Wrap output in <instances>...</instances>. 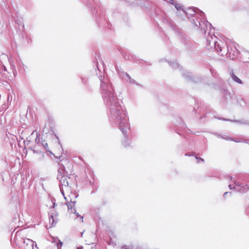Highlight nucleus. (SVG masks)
Instances as JSON below:
<instances>
[{"label": "nucleus", "instance_id": "1", "mask_svg": "<svg viewBox=\"0 0 249 249\" xmlns=\"http://www.w3.org/2000/svg\"><path fill=\"white\" fill-rule=\"evenodd\" d=\"M100 80L101 92L107 107L109 120L111 123H119L121 130L124 132L128 127L127 112L118 101L108 78L101 76Z\"/></svg>", "mask_w": 249, "mask_h": 249}, {"label": "nucleus", "instance_id": "2", "mask_svg": "<svg viewBox=\"0 0 249 249\" xmlns=\"http://www.w3.org/2000/svg\"><path fill=\"white\" fill-rule=\"evenodd\" d=\"M60 181V191L64 197L65 199L67 201V205L68 206V211L70 213H74L78 217L80 218L81 222L83 221V217L79 214L78 213H76L75 209V204L76 203V198L77 196L74 194H71V195L66 197L64 195V189L65 190H68L69 181L70 179V178H68L67 175L63 176L61 177L60 178H58Z\"/></svg>", "mask_w": 249, "mask_h": 249}, {"label": "nucleus", "instance_id": "3", "mask_svg": "<svg viewBox=\"0 0 249 249\" xmlns=\"http://www.w3.org/2000/svg\"><path fill=\"white\" fill-rule=\"evenodd\" d=\"M235 185L232 187V185L230 184L229 187L230 189H234L235 191L240 193H246L249 190V185L246 184L244 185L242 183L234 181Z\"/></svg>", "mask_w": 249, "mask_h": 249}, {"label": "nucleus", "instance_id": "4", "mask_svg": "<svg viewBox=\"0 0 249 249\" xmlns=\"http://www.w3.org/2000/svg\"><path fill=\"white\" fill-rule=\"evenodd\" d=\"M227 54L228 56L230 57L231 59H234L238 56L239 51L234 47L233 49L231 48L229 49V47L227 46Z\"/></svg>", "mask_w": 249, "mask_h": 249}, {"label": "nucleus", "instance_id": "5", "mask_svg": "<svg viewBox=\"0 0 249 249\" xmlns=\"http://www.w3.org/2000/svg\"><path fill=\"white\" fill-rule=\"evenodd\" d=\"M183 76L189 81H193L194 82H197L199 81V79L198 77H193L192 74L191 72L187 71H184L182 72Z\"/></svg>", "mask_w": 249, "mask_h": 249}, {"label": "nucleus", "instance_id": "6", "mask_svg": "<svg viewBox=\"0 0 249 249\" xmlns=\"http://www.w3.org/2000/svg\"><path fill=\"white\" fill-rule=\"evenodd\" d=\"M221 43L223 44L220 41H214L213 42H212V44L214 45V49L217 52L221 53V55H223L224 53H225L226 51H225L223 52V53H222L223 50L225 49V48L224 47L221 46Z\"/></svg>", "mask_w": 249, "mask_h": 249}, {"label": "nucleus", "instance_id": "7", "mask_svg": "<svg viewBox=\"0 0 249 249\" xmlns=\"http://www.w3.org/2000/svg\"><path fill=\"white\" fill-rule=\"evenodd\" d=\"M198 24H199V25L198 24H196V23H195V24L196 26H197V27L199 26L201 30H204L205 32H206L205 28H207L208 26H209L210 29L211 27H212V24L211 23H209L208 21H206V20L202 21L201 20V22L198 21Z\"/></svg>", "mask_w": 249, "mask_h": 249}, {"label": "nucleus", "instance_id": "8", "mask_svg": "<svg viewBox=\"0 0 249 249\" xmlns=\"http://www.w3.org/2000/svg\"><path fill=\"white\" fill-rule=\"evenodd\" d=\"M128 120V118H127V121ZM114 124H118L119 125V127H120V125H119V123H113ZM127 124L128 125V127L127 129H125L124 130V132H123L120 129V128H119L120 130L122 132V133L124 134V136L125 137V139H126L123 143V144H124V145L126 147L127 146V145H129L128 144V140L127 139V137H128V136H126V132H127V130L128 129H129V124H128V122H127Z\"/></svg>", "mask_w": 249, "mask_h": 249}, {"label": "nucleus", "instance_id": "9", "mask_svg": "<svg viewBox=\"0 0 249 249\" xmlns=\"http://www.w3.org/2000/svg\"><path fill=\"white\" fill-rule=\"evenodd\" d=\"M68 174V173L65 171L64 166L62 165L60 168L58 170L57 179L60 178L62 176L67 175Z\"/></svg>", "mask_w": 249, "mask_h": 249}, {"label": "nucleus", "instance_id": "10", "mask_svg": "<svg viewBox=\"0 0 249 249\" xmlns=\"http://www.w3.org/2000/svg\"><path fill=\"white\" fill-rule=\"evenodd\" d=\"M119 74L123 77V78H124V77H126L127 78V81L132 84H136V81L132 79L129 75H128L127 73L122 71L120 72L118 71Z\"/></svg>", "mask_w": 249, "mask_h": 249}, {"label": "nucleus", "instance_id": "11", "mask_svg": "<svg viewBox=\"0 0 249 249\" xmlns=\"http://www.w3.org/2000/svg\"><path fill=\"white\" fill-rule=\"evenodd\" d=\"M230 75L231 77L232 78V80L234 81L235 82L241 84L242 83V81L241 79H240L238 77H237L233 73V71L231 70L230 72Z\"/></svg>", "mask_w": 249, "mask_h": 249}, {"label": "nucleus", "instance_id": "12", "mask_svg": "<svg viewBox=\"0 0 249 249\" xmlns=\"http://www.w3.org/2000/svg\"><path fill=\"white\" fill-rule=\"evenodd\" d=\"M49 222L51 224L52 227L55 226V225L56 224L57 221H56V220L54 218L53 215L49 216Z\"/></svg>", "mask_w": 249, "mask_h": 249}, {"label": "nucleus", "instance_id": "13", "mask_svg": "<svg viewBox=\"0 0 249 249\" xmlns=\"http://www.w3.org/2000/svg\"><path fill=\"white\" fill-rule=\"evenodd\" d=\"M186 14L187 15H189L191 16L194 15L195 13H196V11L194 9L190 8L188 9L187 12H185Z\"/></svg>", "mask_w": 249, "mask_h": 249}, {"label": "nucleus", "instance_id": "14", "mask_svg": "<svg viewBox=\"0 0 249 249\" xmlns=\"http://www.w3.org/2000/svg\"><path fill=\"white\" fill-rule=\"evenodd\" d=\"M5 123V117L2 115L0 116V126H3Z\"/></svg>", "mask_w": 249, "mask_h": 249}, {"label": "nucleus", "instance_id": "15", "mask_svg": "<svg viewBox=\"0 0 249 249\" xmlns=\"http://www.w3.org/2000/svg\"><path fill=\"white\" fill-rule=\"evenodd\" d=\"M35 132H36V138L35 139V142L36 143H38V142H39V139L38 138V136H39V135L38 134V133L36 131V130L34 131L32 134H31V136H33Z\"/></svg>", "mask_w": 249, "mask_h": 249}, {"label": "nucleus", "instance_id": "16", "mask_svg": "<svg viewBox=\"0 0 249 249\" xmlns=\"http://www.w3.org/2000/svg\"><path fill=\"white\" fill-rule=\"evenodd\" d=\"M169 64L174 69H176L179 67V64L177 62H169Z\"/></svg>", "mask_w": 249, "mask_h": 249}, {"label": "nucleus", "instance_id": "17", "mask_svg": "<svg viewBox=\"0 0 249 249\" xmlns=\"http://www.w3.org/2000/svg\"><path fill=\"white\" fill-rule=\"evenodd\" d=\"M42 145L44 147V148L47 151L50 152L51 153H52L51 151L48 150V143L45 141L42 142Z\"/></svg>", "mask_w": 249, "mask_h": 249}, {"label": "nucleus", "instance_id": "18", "mask_svg": "<svg viewBox=\"0 0 249 249\" xmlns=\"http://www.w3.org/2000/svg\"><path fill=\"white\" fill-rule=\"evenodd\" d=\"M121 249H133L131 245H124L121 247Z\"/></svg>", "mask_w": 249, "mask_h": 249}, {"label": "nucleus", "instance_id": "19", "mask_svg": "<svg viewBox=\"0 0 249 249\" xmlns=\"http://www.w3.org/2000/svg\"><path fill=\"white\" fill-rule=\"evenodd\" d=\"M221 138H223V139H224L225 140H227L233 141H234L235 142H241V141H240L238 139H231L230 138H225V137H221Z\"/></svg>", "mask_w": 249, "mask_h": 249}, {"label": "nucleus", "instance_id": "20", "mask_svg": "<svg viewBox=\"0 0 249 249\" xmlns=\"http://www.w3.org/2000/svg\"><path fill=\"white\" fill-rule=\"evenodd\" d=\"M11 68L12 70L14 76H15L17 74V71H16V67L15 65H11Z\"/></svg>", "mask_w": 249, "mask_h": 249}, {"label": "nucleus", "instance_id": "21", "mask_svg": "<svg viewBox=\"0 0 249 249\" xmlns=\"http://www.w3.org/2000/svg\"><path fill=\"white\" fill-rule=\"evenodd\" d=\"M26 240H27V241H29V242H31V243H32V242H33V243H32V245H33V249H38V248L37 247V245H36H36H35V246H34V242H33V241L32 240H31V239H26Z\"/></svg>", "mask_w": 249, "mask_h": 249}, {"label": "nucleus", "instance_id": "22", "mask_svg": "<svg viewBox=\"0 0 249 249\" xmlns=\"http://www.w3.org/2000/svg\"><path fill=\"white\" fill-rule=\"evenodd\" d=\"M23 231V230L18 231L16 233V238L18 239V236L21 234L22 232Z\"/></svg>", "mask_w": 249, "mask_h": 249}, {"label": "nucleus", "instance_id": "23", "mask_svg": "<svg viewBox=\"0 0 249 249\" xmlns=\"http://www.w3.org/2000/svg\"><path fill=\"white\" fill-rule=\"evenodd\" d=\"M51 215H53V216H54V218H55V220H56V221H57V216H58V213H57L56 212L53 213H52V214H51Z\"/></svg>", "mask_w": 249, "mask_h": 249}, {"label": "nucleus", "instance_id": "24", "mask_svg": "<svg viewBox=\"0 0 249 249\" xmlns=\"http://www.w3.org/2000/svg\"><path fill=\"white\" fill-rule=\"evenodd\" d=\"M173 5H174L175 7V8L177 9V10H179L181 8L180 6H179V5L177 3H175L174 2V4H172Z\"/></svg>", "mask_w": 249, "mask_h": 249}, {"label": "nucleus", "instance_id": "25", "mask_svg": "<svg viewBox=\"0 0 249 249\" xmlns=\"http://www.w3.org/2000/svg\"><path fill=\"white\" fill-rule=\"evenodd\" d=\"M196 158L197 160V162L199 163L200 161H203L204 160L202 158H198L197 157H196Z\"/></svg>", "mask_w": 249, "mask_h": 249}, {"label": "nucleus", "instance_id": "26", "mask_svg": "<svg viewBox=\"0 0 249 249\" xmlns=\"http://www.w3.org/2000/svg\"><path fill=\"white\" fill-rule=\"evenodd\" d=\"M204 13L203 12L200 11V16L203 18V19H204Z\"/></svg>", "mask_w": 249, "mask_h": 249}, {"label": "nucleus", "instance_id": "27", "mask_svg": "<svg viewBox=\"0 0 249 249\" xmlns=\"http://www.w3.org/2000/svg\"><path fill=\"white\" fill-rule=\"evenodd\" d=\"M62 242L59 241V244H57V248H58V249H59V245H60V247H61L62 246Z\"/></svg>", "mask_w": 249, "mask_h": 249}, {"label": "nucleus", "instance_id": "28", "mask_svg": "<svg viewBox=\"0 0 249 249\" xmlns=\"http://www.w3.org/2000/svg\"><path fill=\"white\" fill-rule=\"evenodd\" d=\"M244 55L247 56L248 58V59H249V53H245Z\"/></svg>", "mask_w": 249, "mask_h": 249}, {"label": "nucleus", "instance_id": "29", "mask_svg": "<svg viewBox=\"0 0 249 249\" xmlns=\"http://www.w3.org/2000/svg\"><path fill=\"white\" fill-rule=\"evenodd\" d=\"M229 193L228 192H225L224 195H223V196L224 197H226V196H227V195Z\"/></svg>", "mask_w": 249, "mask_h": 249}, {"label": "nucleus", "instance_id": "30", "mask_svg": "<svg viewBox=\"0 0 249 249\" xmlns=\"http://www.w3.org/2000/svg\"><path fill=\"white\" fill-rule=\"evenodd\" d=\"M222 120H224V121H231V120H229V119H224V118H222L221 119Z\"/></svg>", "mask_w": 249, "mask_h": 249}, {"label": "nucleus", "instance_id": "31", "mask_svg": "<svg viewBox=\"0 0 249 249\" xmlns=\"http://www.w3.org/2000/svg\"><path fill=\"white\" fill-rule=\"evenodd\" d=\"M171 4H174V0H169Z\"/></svg>", "mask_w": 249, "mask_h": 249}, {"label": "nucleus", "instance_id": "32", "mask_svg": "<svg viewBox=\"0 0 249 249\" xmlns=\"http://www.w3.org/2000/svg\"><path fill=\"white\" fill-rule=\"evenodd\" d=\"M3 70H4L5 71H7V70H6V67H5L4 66H3Z\"/></svg>", "mask_w": 249, "mask_h": 249}, {"label": "nucleus", "instance_id": "33", "mask_svg": "<svg viewBox=\"0 0 249 249\" xmlns=\"http://www.w3.org/2000/svg\"><path fill=\"white\" fill-rule=\"evenodd\" d=\"M33 151H34V153H38V152H37V151H36V150H33Z\"/></svg>", "mask_w": 249, "mask_h": 249}, {"label": "nucleus", "instance_id": "34", "mask_svg": "<svg viewBox=\"0 0 249 249\" xmlns=\"http://www.w3.org/2000/svg\"><path fill=\"white\" fill-rule=\"evenodd\" d=\"M207 41H208V42H209V45H210L211 42L210 41H209V40H208Z\"/></svg>", "mask_w": 249, "mask_h": 249}, {"label": "nucleus", "instance_id": "35", "mask_svg": "<svg viewBox=\"0 0 249 249\" xmlns=\"http://www.w3.org/2000/svg\"><path fill=\"white\" fill-rule=\"evenodd\" d=\"M77 249H83V247H78V248H77Z\"/></svg>", "mask_w": 249, "mask_h": 249}, {"label": "nucleus", "instance_id": "36", "mask_svg": "<svg viewBox=\"0 0 249 249\" xmlns=\"http://www.w3.org/2000/svg\"><path fill=\"white\" fill-rule=\"evenodd\" d=\"M26 176H29V173L28 172L27 174H26Z\"/></svg>", "mask_w": 249, "mask_h": 249}, {"label": "nucleus", "instance_id": "37", "mask_svg": "<svg viewBox=\"0 0 249 249\" xmlns=\"http://www.w3.org/2000/svg\"><path fill=\"white\" fill-rule=\"evenodd\" d=\"M53 207L54 208V207H55V203H53Z\"/></svg>", "mask_w": 249, "mask_h": 249}, {"label": "nucleus", "instance_id": "38", "mask_svg": "<svg viewBox=\"0 0 249 249\" xmlns=\"http://www.w3.org/2000/svg\"><path fill=\"white\" fill-rule=\"evenodd\" d=\"M116 70L118 71L117 67H115Z\"/></svg>", "mask_w": 249, "mask_h": 249}, {"label": "nucleus", "instance_id": "39", "mask_svg": "<svg viewBox=\"0 0 249 249\" xmlns=\"http://www.w3.org/2000/svg\"><path fill=\"white\" fill-rule=\"evenodd\" d=\"M217 136L218 137H220V135L219 134H217Z\"/></svg>", "mask_w": 249, "mask_h": 249}, {"label": "nucleus", "instance_id": "40", "mask_svg": "<svg viewBox=\"0 0 249 249\" xmlns=\"http://www.w3.org/2000/svg\"><path fill=\"white\" fill-rule=\"evenodd\" d=\"M233 122H237V121H236V120H234V121H233Z\"/></svg>", "mask_w": 249, "mask_h": 249}]
</instances>
